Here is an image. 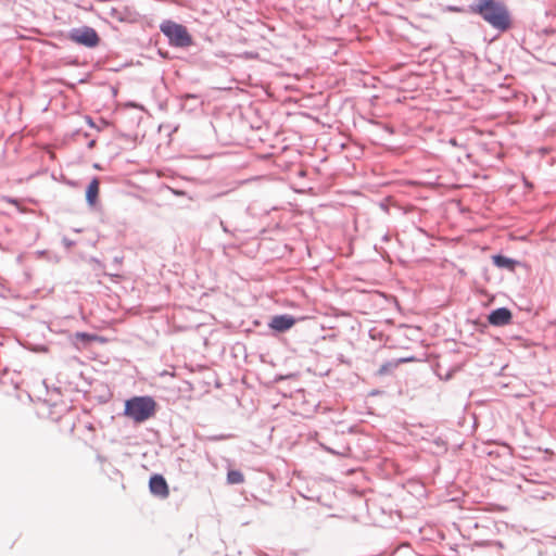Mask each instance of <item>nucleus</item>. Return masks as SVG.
I'll return each mask as SVG.
<instances>
[{
	"label": "nucleus",
	"instance_id": "1",
	"mask_svg": "<svg viewBox=\"0 0 556 556\" xmlns=\"http://www.w3.org/2000/svg\"><path fill=\"white\" fill-rule=\"evenodd\" d=\"M470 14L479 15L498 33H505L513 25L507 5L501 0H472L468 5Z\"/></svg>",
	"mask_w": 556,
	"mask_h": 556
},
{
	"label": "nucleus",
	"instance_id": "2",
	"mask_svg": "<svg viewBox=\"0 0 556 556\" xmlns=\"http://www.w3.org/2000/svg\"><path fill=\"white\" fill-rule=\"evenodd\" d=\"M156 402L150 395H136L125 401L123 415L137 424L153 417L156 413Z\"/></svg>",
	"mask_w": 556,
	"mask_h": 556
},
{
	"label": "nucleus",
	"instance_id": "3",
	"mask_svg": "<svg viewBox=\"0 0 556 556\" xmlns=\"http://www.w3.org/2000/svg\"><path fill=\"white\" fill-rule=\"evenodd\" d=\"M160 30L173 47L187 48L193 42L192 36L189 34L187 27L172 20H164L160 24Z\"/></svg>",
	"mask_w": 556,
	"mask_h": 556
},
{
	"label": "nucleus",
	"instance_id": "4",
	"mask_svg": "<svg viewBox=\"0 0 556 556\" xmlns=\"http://www.w3.org/2000/svg\"><path fill=\"white\" fill-rule=\"evenodd\" d=\"M67 38L79 46L93 49L100 43V36L97 30L88 25L73 27L67 33Z\"/></svg>",
	"mask_w": 556,
	"mask_h": 556
},
{
	"label": "nucleus",
	"instance_id": "5",
	"mask_svg": "<svg viewBox=\"0 0 556 556\" xmlns=\"http://www.w3.org/2000/svg\"><path fill=\"white\" fill-rule=\"evenodd\" d=\"M296 324V318L290 314L275 315L268 323V328L276 333H283Z\"/></svg>",
	"mask_w": 556,
	"mask_h": 556
},
{
	"label": "nucleus",
	"instance_id": "6",
	"mask_svg": "<svg viewBox=\"0 0 556 556\" xmlns=\"http://www.w3.org/2000/svg\"><path fill=\"white\" fill-rule=\"evenodd\" d=\"M513 313L508 307L502 306L492 309L488 315V323L494 327H503L511 323Z\"/></svg>",
	"mask_w": 556,
	"mask_h": 556
},
{
	"label": "nucleus",
	"instance_id": "7",
	"mask_svg": "<svg viewBox=\"0 0 556 556\" xmlns=\"http://www.w3.org/2000/svg\"><path fill=\"white\" fill-rule=\"evenodd\" d=\"M149 490L151 494L165 498L169 494V489L166 479L160 475L154 473L149 479Z\"/></svg>",
	"mask_w": 556,
	"mask_h": 556
},
{
	"label": "nucleus",
	"instance_id": "8",
	"mask_svg": "<svg viewBox=\"0 0 556 556\" xmlns=\"http://www.w3.org/2000/svg\"><path fill=\"white\" fill-rule=\"evenodd\" d=\"M103 342L104 339L96 333L77 331L73 336H71V342L77 349H86L92 342Z\"/></svg>",
	"mask_w": 556,
	"mask_h": 556
},
{
	"label": "nucleus",
	"instance_id": "9",
	"mask_svg": "<svg viewBox=\"0 0 556 556\" xmlns=\"http://www.w3.org/2000/svg\"><path fill=\"white\" fill-rule=\"evenodd\" d=\"M493 264L501 269H507L508 271H515L516 267L520 264L519 261L508 257L502 253H497L492 256Z\"/></svg>",
	"mask_w": 556,
	"mask_h": 556
},
{
	"label": "nucleus",
	"instance_id": "10",
	"mask_svg": "<svg viewBox=\"0 0 556 556\" xmlns=\"http://www.w3.org/2000/svg\"><path fill=\"white\" fill-rule=\"evenodd\" d=\"M99 185V179L97 177H93L86 188V202L90 207H93L98 202Z\"/></svg>",
	"mask_w": 556,
	"mask_h": 556
},
{
	"label": "nucleus",
	"instance_id": "11",
	"mask_svg": "<svg viewBox=\"0 0 556 556\" xmlns=\"http://www.w3.org/2000/svg\"><path fill=\"white\" fill-rule=\"evenodd\" d=\"M415 357L414 356H410V357H403V358H397V359H392V361H388L386 363H383L377 374L379 376H386V375H389L391 374L400 364H403V363H407V362H410V361H414Z\"/></svg>",
	"mask_w": 556,
	"mask_h": 556
},
{
	"label": "nucleus",
	"instance_id": "12",
	"mask_svg": "<svg viewBox=\"0 0 556 556\" xmlns=\"http://www.w3.org/2000/svg\"><path fill=\"white\" fill-rule=\"evenodd\" d=\"M88 263L92 266L93 270L102 271V274L105 276L116 277V278L121 277V275L118 273H105L104 271L105 265L103 264V262H101L99 258H97L94 256H90L88 260Z\"/></svg>",
	"mask_w": 556,
	"mask_h": 556
},
{
	"label": "nucleus",
	"instance_id": "13",
	"mask_svg": "<svg viewBox=\"0 0 556 556\" xmlns=\"http://www.w3.org/2000/svg\"><path fill=\"white\" fill-rule=\"evenodd\" d=\"M227 481L230 484H239L244 481V476L240 470L232 469L227 472Z\"/></svg>",
	"mask_w": 556,
	"mask_h": 556
},
{
	"label": "nucleus",
	"instance_id": "14",
	"mask_svg": "<svg viewBox=\"0 0 556 556\" xmlns=\"http://www.w3.org/2000/svg\"><path fill=\"white\" fill-rule=\"evenodd\" d=\"M447 12H456V13H470L468 7H458V5H447L445 8Z\"/></svg>",
	"mask_w": 556,
	"mask_h": 556
},
{
	"label": "nucleus",
	"instance_id": "15",
	"mask_svg": "<svg viewBox=\"0 0 556 556\" xmlns=\"http://www.w3.org/2000/svg\"><path fill=\"white\" fill-rule=\"evenodd\" d=\"M220 228L225 233L233 235V232L228 228L224 220H219Z\"/></svg>",
	"mask_w": 556,
	"mask_h": 556
},
{
	"label": "nucleus",
	"instance_id": "16",
	"mask_svg": "<svg viewBox=\"0 0 556 556\" xmlns=\"http://www.w3.org/2000/svg\"><path fill=\"white\" fill-rule=\"evenodd\" d=\"M123 262V256H115L113 258L112 265L118 267Z\"/></svg>",
	"mask_w": 556,
	"mask_h": 556
},
{
	"label": "nucleus",
	"instance_id": "17",
	"mask_svg": "<svg viewBox=\"0 0 556 556\" xmlns=\"http://www.w3.org/2000/svg\"><path fill=\"white\" fill-rule=\"evenodd\" d=\"M390 238H391V237H390V235H389V233H386V235H383V236H382V239H381V240H382L383 242H387V241H389V240H390Z\"/></svg>",
	"mask_w": 556,
	"mask_h": 556
},
{
	"label": "nucleus",
	"instance_id": "18",
	"mask_svg": "<svg viewBox=\"0 0 556 556\" xmlns=\"http://www.w3.org/2000/svg\"><path fill=\"white\" fill-rule=\"evenodd\" d=\"M86 119H87V123L90 125V126H94V123L92 121V118L90 116H86Z\"/></svg>",
	"mask_w": 556,
	"mask_h": 556
},
{
	"label": "nucleus",
	"instance_id": "19",
	"mask_svg": "<svg viewBox=\"0 0 556 556\" xmlns=\"http://www.w3.org/2000/svg\"><path fill=\"white\" fill-rule=\"evenodd\" d=\"M492 545L496 546L497 548H503V544L500 541L492 543Z\"/></svg>",
	"mask_w": 556,
	"mask_h": 556
},
{
	"label": "nucleus",
	"instance_id": "20",
	"mask_svg": "<svg viewBox=\"0 0 556 556\" xmlns=\"http://www.w3.org/2000/svg\"><path fill=\"white\" fill-rule=\"evenodd\" d=\"M64 243H65V245H66V247H71V245H73V244H74V242H73V241L67 240L66 238L64 239Z\"/></svg>",
	"mask_w": 556,
	"mask_h": 556
},
{
	"label": "nucleus",
	"instance_id": "21",
	"mask_svg": "<svg viewBox=\"0 0 556 556\" xmlns=\"http://www.w3.org/2000/svg\"><path fill=\"white\" fill-rule=\"evenodd\" d=\"M191 98H195L194 94H191V93H186L182 99H191Z\"/></svg>",
	"mask_w": 556,
	"mask_h": 556
},
{
	"label": "nucleus",
	"instance_id": "22",
	"mask_svg": "<svg viewBox=\"0 0 556 556\" xmlns=\"http://www.w3.org/2000/svg\"><path fill=\"white\" fill-rule=\"evenodd\" d=\"M94 142H96L94 140H91V141L88 143V147H89V148L93 147Z\"/></svg>",
	"mask_w": 556,
	"mask_h": 556
},
{
	"label": "nucleus",
	"instance_id": "23",
	"mask_svg": "<svg viewBox=\"0 0 556 556\" xmlns=\"http://www.w3.org/2000/svg\"><path fill=\"white\" fill-rule=\"evenodd\" d=\"M450 142H451L452 144H456L455 139H451V140H450Z\"/></svg>",
	"mask_w": 556,
	"mask_h": 556
},
{
	"label": "nucleus",
	"instance_id": "24",
	"mask_svg": "<svg viewBox=\"0 0 556 556\" xmlns=\"http://www.w3.org/2000/svg\"><path fill=\"white\" fill-rule=\"evenodd\" d=\"M159 54L162 55V58H165V54H163L162 51H159Z\"/></svg>",
	"mask_w": 556,
	"mask_h": 556
},
{
	"label": "nucleus",
	"instance_id": "25",
	"mask_svg": "<svg viewBox=\"0 0 556 556\" xmlns=\"http://www.w3.org/2000/svg\"><path fill=\"white\" fill-rule=\"evenodd\" d=\"M159 54L162 55V58H165V54H163L162 51H159Z\"/></svg>",
	"mask_w": 556,
	"mask_h": 556
},
{
	"label": "nucleus",
	"instance_id": "26",
	"mask_svg": "<svg viewBox=\"0 0 556 556\" xmlns=\"http://www.w3.org/2000/svg\"><path fill=\"white\" fill-rule=\"evenodd\" d=\"M159 54L162 55V58H165V54H163L162 51H159Z\"/></svg>",
	"mask_w": 556,
	"mask_h": 556
}]
</instances>
